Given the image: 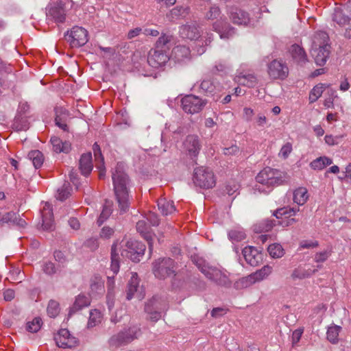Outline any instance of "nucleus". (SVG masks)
<instances>
[{
  "label": "nucleus",
  "instance_id": "38",
  "mask_svg": "<svg viewBox=\"0 0 351 351\" xmlns=\"http://www.w3.org/2000/svg\"><path fill=\"white\" fill-rule=\"evenodd\" d=\"M237 80L239 84L247 87H254L257 84L256 77L252 74L239 75Z\"/></svg>",
  "mask_w": 351,
  "mask_h": 351
},
{
  "label": "nucleus",
  "instance_id": "2",
  "mask_svg": "<svg viewBox=\"0 0 351 351\" xmlns=\"http://www.w3.org/2000/svg\"><path fill=\"white\" fill-rule=\"evenodd\" d=\"M172 36L162 34L157 40L155 48L149 51L147 62L153 68L165 65L170 58Z\"/></svg>",
  "mask_w": 351,
  "mask_h": 351
},
{
  "label": "nucleus",
  "instance_id": "5",
  "mask_svg": "<svg viewBox=\"0 0 351 351\" xmlns=\"http://www.w3.org/2000/svg\"><path fill=\"white\" fill-rule=\"evenodd\" d=\"M176 265L170 258H162L152 263V271L158 279H165L176 276Z\"/></svg>",
  "mask_w": 351,
  "mask_h": 351
},
{
  "label": "nucleus",
  "instance_id": "59",
  "mask_svg": "<svg viewBox=\"0 0 351 351\" xmlns=\"http://www.w3.org/2000/svg\"><path fill=\"white\" fill-rule=\"evenodd\" d=\"M114 230L109 226H104L100 232V237L103 239H109L113 235Z\"/></svg>",
  "mask_w": 351,
  "mask_h": 351
},
{
  "label": "nucleus",
  "instance_id": "57",
  "mask_svg": "<svg viewBox=\"0 0 351 351\" xmlns=\"http://www.w3.org/2000/svg\"><path fill=\"white\" fill-rule=\"evenodd\" d=\"M84 245L91 251L96 250L99 247V242L97 238H89L84 243Z\"/></svg>",
  "mask_w": 351,
  "mask_h": 351
},
{
  "label": "nucleus",
  "instance_id": "45",
  "mask_svg": "<svg viewBox=\"0 0 351 351\" xmlns=\"http://www.w3.org/2000/svg\"><path fill=\"white\" fill-rule=\"evenodd\" d=\"M60 265L56 266L54 263L51 261L45 262L42 265V270L48 276H53L60 271Z\"/></svg>",
  "mask_w": 351,
  "mask_h": 351
},
{
  "label": "nucleus",
  "instance_id": "49",
  "mask_svg": "<svg viewBox=\"0 0 351 351\" xmlns=\"http://www.w3.org/2000/svg\"><path fill=\"white\" fill-rule=\"evenodd\" d=\"M43 322L41 318L35 317L32 321L28 322L26 324L27 331L34 333L37 332L41 328Z\"/></svg>",
  "mask_w": 351,
  "mask_h": 351
},
{
  "label": "nucleus",
  "instance_id": "19",
  "mask_svg": "<svg viewBox=\"0 0 351 351\" xmlns=\"http://www.w3.org/2000/svg\"><path fill=\"white\" fill-rule=\"evenodd\" d=\"M213 29L219 34L221 38L228 39L235 34L234 28L222 18L213 23Z\"/></svg>",
  "mask_w": 351,
  "mask_h": 351
},
{
  "label": "nucleus",
  "instance_id": "63",
  "mask_svg": "<svg viewBox=\"0 0 351 351\" xmlns=\"http://www.w3.org/2000/svg\"><path fill=\"white\" fill-rule=\"evenodd\" d=\"M90 289L91 291L101 293L104 290V285L103 284L99 281H92L90 284Z\"/></svg>",
  "mask_w": 351,
  "mask_h": 351
},
{
  "label": "nucleus",
  "instance_id": "1",
  "mask_svg": "<svg viewBox=\"0 0 351 351\" xmlns=\"http://www.w3.org/2000/svg\"><path fill=\"white\" fill-rule=\"evenodd\" d=\"M114 194L119 204L120 213L126 212L130 206V199L128 186L130 183L129 178L125 172L123 163L118 162L112 173Z\"/></svg>",
  "mask_w": 351,
  "mask_h": 351
},
{
  "label": "nucleus",
  "instance_id": "40",
  "mask_svg": "<svg viewBox=\"0 0 351 351\" xmlns=\"http://www.w3.org/2000/svg\"><path fill=\"white\" fill-rule=\"evenodd\" d=\"M28 157L32 161V163L36 169L40 168L43 164V154L39 150H32L29 152L28 154Z\"/></svg>",
  "mask_w": 351,
  "mask_h": 351
},
{
  "label": "nucleus",
  "instance_id": "14",
  "mask_svg": "<svg viewBox=\"0 0 351 351\" xmlns=\"http://www.w3.org/2000/svg\"><path fill=\"white\" fill-rule=\"evenodd\" d=\"M56 345L62 348H72L77 345V339L66 328L60 329L54 336Z\"/></svg>",
  "mask_w": 351,
  "mask_h": 351
},
{
  "label": "nucleus",
  "instance_id": "46",
  "mask_svg": "<svg viewBox=\"0 0 351 351\" xmlns=\"http://www.w3.org/2000/svg\"><path fill=\"white\" fill-rule=\"evenodd\" d=\"M267 250L270 256L275 258H280L285 254L282 247L278 243H274L270 245L268 247Z\"/></svg>",
  "mask_w": 351,
  "mask_h": 351
},
{
  "label": "nucleus",
  "instance_id": "50",
  "mask_svg": "<svg viewBox=\"0 0 351 351\" xmlns=\"http://www.w3.org/2000/svg\"><path fill=\"white\" fill-rule=\"evenodd\" d=\"M47 311L49 317H56L60 313L59 303L56 300H51L49 302Z\"/></svg>",
  "mask_w": 351,
  "mask_h": 351
},
{
  "label": "nucleus",
  "instance_id": "41",
  "mask_svg": "<svg viewBox=\"0 0 351 351\" xmlns=\"http://www.w3.org/2000/svg\"><path fill=\"white\" fill-rule=\"evenodd\" d=\"M317 269L306 270L302 268L295 269L291 274V278L295 279H304L308 278L317 271Z\"/></svg>",
  "mask_w": 351,
  "mask_h": 351
},
{
  "label": "nucleus",
  "instance_id": "51",
  "mask_svg": "<svg viewBox=\"0 0 351 351\" xmlns=\"http://www.w3.org/2000/svg\"><path fill=\"white\" fill-rule=\"evenodd\" d=\"M245 233L241 229L232 230L228 232V237L232 241H241L245 239Z\"/></svg>",
  "mask_w": 351,
  "mask_h": 351
},
{
  "label": "nucleus",
  "instance_id": "58",
  "mask_svg": "<svg viewBox=\"0 0 351 351\" xmlns=\"http://www.w3.org/2000/svg\"><path fill=\"white\" fill-rule=\"evenodd\" d=\"M146 219L148 220L150 223V224L153 226H157L159 225V218L157 214L155 213L149 211L147 215Z\"/></svg>",
  "mask_w": 351,
  "mask_h": 351
},
{
  "label": "nucleus",
  "instance_id": "60",
  "mask_svg": "<svg viewBox=\"0 0 351 351\" xmlns=\"http://www.w3.org/2000/svg\"><path fill=\"white\" fill-rule=\"evenodd\" d=\"M303 332L304 328H298L293 332L291 337L293 345H295L300 341Z\"/></svg>",
  "mask_w": 351,
  "mask_h": 351
},
{
  "label": "nucleus",
  "instance_id": "29",
  "mask_svg": "<svg viewBox=\"0 0 351 351\" xmlns=\"http://www.w3.org/2000/svg\"><path fill=\"white\" fill-rule=\"evenodd\" d=\"M53 149L56 153H68L71 150V143L68 141H62L60 138L53 136L51 138Z\"/></svg>",
  "mask_w": 351,
  "mask_h": 351
},
{
  "label": "nucleus",
  "instance_id": "42",
  "mask_svg": "<svg viewBox=\"0 0 351 351\" xmlns=\"http://www.w3.org/2000/svg\"><path fill=\"white\" fill-rule=\"evenodd\" d=\"M325 88L326 86L324 84H319L314 86L309 94L310 103L315 102L322 96Z\"/></svg>",
  "mask_w": 351,
  "mask_h": 351
},
{
  "label": "nucleus",
  "instance_id": "56",
  "mask_svg": "<svg viewBox=\"0 0 351 351\" xmlns=\"http://www.w3.org/2000/svg\"><path fill=\"white\" fill-rule=\"evenodd\" d=\"M93 150L95 160L97 162H101V165L103 166L104 158V156H102L101 148L97 143H94V145L93 146Z\"/></svg>",
  "mask_w": 351,
  "mask_h": 351
},
{
  "label": "nucleus",
  "instance_id": "27",
  "mask_svg": "<svg viewBox=\"0 0 351 351\" xmlns=\"http://www.w3.org/2000/svg\"><path fill=\"white\" fill-rule=\"evenodd\" d=\"M289 53L293 60L298 64H304L307 62V56L304 50L300 45L294 44L291 46Z\"/></svg>",
  "mask_w": 351,
  "mask_h": 351
},
{
  "label": "nucleus",
  "instance_id": "28",
  "mask_svg": "<svg viewBox=\"0 0 351 351\" xmlns=\"http://www.w3.org/2000/svg\"><path fill=\"white\" fill-rule=\"evenodd\" d=\"M190 8L188 6L178 5L170 10L167 14L169 21H173L185 18L189 14Z\"/></svg>",
  "mask_w": 351,
  "mask_h": 351
},
{
  "label": "nucleus",
  "instance_id": "64",
  "mask_svg": "<svg viewBox=\"0 0 351 351\" xmlns=\"http://www.w3.org/2000/svg\"><path fill=\"white\" fill-rule=\"evenodd\" d=\"M319 245L317 241H303L300 243V247L302 248H313Z\"/></svg>",
  "mask_w": 351,
  "mask_h": 351
},
{
  "label": "nucleus",
  "instance_id": "17",
  "mask_svg": "<svg viewBox=\"0 0 351 351\" xmlns=\"http://www.w3.org/2000/svg\"><path fill=\"white\" fill-rule=\"evenodd\" d=\"M332 19L340 26L345 27L344 36L347 38H351V18L347 16L343 10L337 8L335 9Z\"/></svg>",
  "mask_w": 351,
  "mask_h": 351
},
{
  "label": "nucleus",
  "instance_id": "25",
  "mask_svg": "<svg viewBox=\"0 0 351 351\" xmlns=\"http://www.w3.org/2000/svg\"><path fill=\"white\" fill-rule=\"evenodd\" d=\"M93 168L92 154L90 152L83 154L79 161V169L81 173L84 176H88Z\"/></svg>",
  "mask_w": 351,
  "mask_h": 351
},
{
  "label": "nucleus",
  "instance_id": "33",
  "mask_svg": "<svg viewBox=\"0 0 351 351\" xmlns=\"http://www.w3.org/2000/svg\"><path fill=\"white\" fill-rule=\"evenodd\" d=\"M172 53L178 62H181L185 58H190V49L184 45H179L173 48Z\"/></svg>",
  "mask_w": 351,
  "mask_h": 351
},
{
  "label": "nucleus",
  "instance_id": "21",
  "mask_svg": "<svg viewBox=\"0 0 351 351\" xmlns=\"http://www.w3.org/2000/svg\"><path fill=\"white\" fill-rule=\"evenodd\" d=\"M42 226L44 230L52 231L54 228L51 206L46 203L41 211Z\"/></svg>",
  "mask_w": 351,
  "mask_h": 351
},
{
  "label": "nucleus",
  "instance_id": "55",
  "mask_svg": "<svg viewBox=\"0 0 351 351\" xmlns=\"http://www.w3.org/2000/svg\"><path fill=\"white\" fill-rule=\"evenodd\" d=\"M331 255L330 250H326L324 252H317L315 254L314 261L316 263L325 262Z\"/></svg>",
  "mask_w": 351,
  "mask_h": 351
},
{
  "label": "nucleus",
  "instance_id": "12",
  "mask_svg": "<svg viewBox=\"0 0 351 351\" xmlns=\"http://www.w3.org/2000/svg\"><path fill=\"white\" fill-rule=\"evenodd\" d=\"M46 16L48 20L56 23H63L66 19L65 5L62 1H54L46 8Z\"/></svg>",
  "mask_w": 351,
  "mask_h": 351
},
{
  "label": "nucleus",
  "instance_id": "32",
  "mask_svg": "<svg viewBox=\"0 0 351 351\" xmlns=\"http://www.w3.org/2000/svg\"><path fill=\"white\" fill-rule=\"evenodd\" d=\"M90 304V298L84 295L80 294L77 296L75 301L71 308L70 313H75L82 308L89 306Z\"/></svg>",
  "mask_w": 351,
  "mask_h": 351
},
{
  "label": "nucleus",
  "instance_id": "61",
  "mask_svg": "<svg viewBox=\"0 0 351 351\" xmlns=\"http://www.w3.org/2000/svg\"><path fill=\"white\" fill-rule=\"evenodd\" d=\"M55 123H56V125H57L58 128L62 129L63 131H64V132L69 131V127H68L67 124L58 114H56V117L55 118Z\"/></svg>",
  "mask_w": 351,
  "mask_h": 351
},
{
  "label": "nucleus",
  "instance_id": "31",
  "mask_svg": "<svg viewBox=\"0 0 351 351\" xmlns=\"http://www.w3.org/2000/svg\"><path fill=\"white\" fill-rule=\"evenodd\" d=\"M328 36L325 32H317L313 36L312 47H330L328 44Z\"/></svg>",
  "mask_w": 351,
  "mask_h": 351
},
{
  "label": "nucleus",
  "instance_id": "44",
  "mask_svg": "<svg viewBox=\"0 0 351 351\" xmlns=\"http://www.w3.org/2000/svg\"><path fill=\"white\" fill-rule=\"evenodd\" d=\"M111 270L117 274L119 270V254L116 251V246L113 245L111 249Z\"/></svg>",
  "mask_w": 351,
  "mask_h": 351
},
{
  "label": "nucleus",
  "instance_id": "16",
  "mask_svg": "<svg viewBox=\"0 0 351 351\" xmlns=\"http://www.w3.org/2000/svg\"><path fill=\"white\" fill-rule=\"evenodd\" d=\"M228 14L230 21L238 25H247L250 20L247 12L234 6L228 8Z\"/></svg>",
  "mask_w": 351,
  "mask_h": 351
},
{
  "label": "nucleus",
  "instance_id": "23",
  "mask_svg": "<svg viewBox=\"0 0 351 351\" xmlns=\"http://www.w3.org/2000/svg\"><path fill=\"white\" fill-rule=\"evenodd\" d=\"M330 47H312L311 55L318 66H323L326 64L329 57Z\"/></svg>",
  "mask_w": 351,
  "mask_h": 351
},
{
  "label": "nucleus",
  "instance_id": "52",
  "mask_svg": "<svg viewBox=\"0 0 351 351\" xmlns=\"http://www.w3.org/2000/svg\"><path fill=\"white\" fill-rule=\"evenodd\" d=\"M200 89L206 94H213L215 90V86L210 80H204L200 84Z\"/></svg>",
  "mask_w": 351,
  "mask_h": 351
},
{
  "label": "nucleus",
  "instance_id": "7",
  "mask_svg": "<svg viewBox=\"0 0 351 351\" xmlns=\"http://www.w3.org/2000/svg\"><path fill=\"white\" fill-rule=\"evenodd\" d=\"M145 249V245L142 242L130 239L127 241L125 247L121 252V256L131 259L133 262H139Z\"/></svg>",
  "mask_w": 351,
  "mask_h": 351
},
{
  "label": "nucleus",
  "instance_id": "37",
  "mask_svg": "<svg viewBox=\"0 0 351 351\" xmlns=\"http://www.w3.org/2000/svg\"><path fill=\"white\" fill-rule=\"evenodd\" d=\"M332 160L330 158L326 156H321L313 160L311 162L310 166L315 170H322L326 166L332 164Z\"/></svg>",
  "mask_w": 351,
  "mask_h": 351
},
{
  "label": "nucleus",
  "instance_id": "24",
  "mask_svg": "<svg viewBox=\"0 0 351 351\" xmlns=\"http://www.w3.org/2000/svg\"><path fill=\"white\" fill-rule=\"evenodd\" d=\"M138 283L139 280L138 278V276L136 273H133L132 274L131 278L128 282V289H127V295L126 298L130 300H131L134 295L136 294V296L139 299L141 300L143 296L141 293H138Z\"/></svg>",
  "mask_w": 351,
  "mask_h": 351
},
{
  "label": "nucleus",
  "instance_id": "30",
  "mask_svg": "<svg viewBox=\"0 0 351 351\" xmlns=\"http://www.w3.org/2000/svg\"><path fill=\"white\" fill-rule=\"evenodd\" d=\"M158 210L163 215L173 213L176 210L173 202L169 201L165 198H160L157 202Z\"/></svg>",
  "mask_w": 351,
  "mask_h": 351
},
{
  "label": "nucleus",
  "instance_id": "62",
  "mask_svg": "<svg viewBox=\"0 0 351 351\" xmlns=\"http://www.w3.org/2000/svg\"><path fill=\"white\" fill-rule=\"evenodd\" d=\"M239 152V147L236 145H232L230 147H226L223 149V154L225 155L231 156L236 155Z\"/></svg>",
  "mask_w": 351,
  "mask_h": 351
},
{
  "label": "nucleus",
  "instance_id": "3",
  "mask_svg": "<svg viewBox=\"0 0 351 351\" xmlns=\"http://www.w3.org/2000/svg\"><path fill=\"white\" fill-rule=\"evenodd\" d=\"M141 335V328L137 325H132L112 335L108 340V344L110 347L119 348L131 343Z\"/></svg>",
  "mask_w": 351,
  "mask_h": 351
},
{
  "label": "nucleus",
  "instance_id": "18",
  "mask_svg": "<svg viewBox=\"0 0 351 351\" xmlns=\"http://www.w3.org/2000/svg\"><path fill=\"white\" fill-rule=\"evenodd\" d=\"M179 32L184 38L196 40L200 36L199 25L196 21H191L182 25Z\"/></svg>",
  "mask_w": 351,
  "mask_h": 351
},
{
  "label": "nucleus",
  "instance_id": "26",
  "mask_svg": "<svg viewBox=\"0 0 351 351\" xmlns=\"http://www.w3.org/2000/svg\"><path fill=\"white\" fill-rule=\"evenodd\" d=\"M136 230L144 237L147 241L149 252L153 250L152 237L149 232V226L147 225L145 220H139L136 223Z\"/></svg>",
  "mask_w": 351,
  "mask_h": 351
},
{
  "label": "nucleus",
  "instance_id": "34",
  "mask_svg": "<svg viewBox=\"0 0 351 351\" xmlns=\"http://www.w3.org/2000/svg\"><path fill=\"white\" fill-rule=\"evenodd\" d=\"M112 202L110 200H106L103 206L101 213L97 219V223L101 226L112 214Z\"/></svg>",
  "mask_w": 351,
  "mask_h": 351
},
{
  "label": "nucleus",
  "instance_id": "10",
  "mask_svg": "<svg viewBox=\"0 0 351 351\" xmlns=\"http://www.w3.org/2000/svg\"><path fill=\"white\" fill-rule=\"evenodd\" d=\"M207 102L206 99L194 95H188L181 99V106L186 113L195 114L202 111Z\"/></svg>",
  "mask_w": 351,
  "mask_h": 351
},
{
  "label": "nucleus",
  "instance_id": "8",
  "mask_svg": "<svg viewBox=\"0 0 351 351\" xmlns=\"http://www.w3.org/2000/svg\"><path fill=\"white\" fill-rule=\"evenodd\" d=\"M65 40L73 48H78L88 42V32L79 26L73 27L64 34Z\"/></svg>",
  "mask_w": 351,
  "mask_h": 351
},
{
  "label": "nucleus",
  "instance_id": "15",
  "mask_svg": "<svg viewBox=\"0 0 351 351\" xmlns=\"http://www.w3.org/2000/svg\"><path fill=\"white\" fill-rule=\"evenodd\" d=\"M202 145L197 135H188L183 142V149L191 158H196L199 153Z\"/></svg>",
  "mask_w": 351,
  "mask_h": 351
},
{
  "label": "nucleus",
  "instance_id": "9",
  "mask_svg": "<svg viewBox=\"0 0 351 351\" xmlns=\"http://www.w3.org/2000/svg\"><path fill=\"white\" fill-rule=\"evenodd\" d=\"M256 182L267 187L280 185L282 182L280 172L270 167H266L256 177Z\"/></svg>",
  "mask_w": 351,
  "mask_h": 351
},
{
  "label": "nucleus",
  "instance_id": "43",
  "mask_svg": "<svg viewBox=\"0 0 351 351\" xmlns=\"http://www.w3.org/2000/svg\"><path fill=\"white\" fill-rule=\"evenodd\" d=\"M272 271V267L269 265H265L261 269L252 274L256 282L261 281L268 276Z\"/></svg>",
  "mask_w": 351,
  "mask_h": 351
},
{
  "label": "nucleus",
  "instance_id": "11",
  "mask_svg": "<svg viewBox=\"0 0 351 351\" xmlns=\"http://www.w3.org/2000/svg\"><path fill=\"white\" fill-rule=\"evenodd\" d=\"M165 302L158 296H154L145 306V311L149 315L148 319L156 322L161 317V311L165 308Z\"/></svg>",
  "mask_w": 351,
  "mask_h": 351
},
{
  "label": "nucleus",
  "instance_id": "13",
  "mask_svg": "<svg viewBox=\"0 0 351 351\" xmlns=\"http://www.w3.org/2000/svg\"><path fill=\"white\" fill-rule=\"evenodd\" d=\"M267 73L273 80H285L289 75V69L282 61L274 60L267 65Z\"/></svg>",
  "mask_w": 351,
  "mask_h": 351
},
{
  "label": "nucleus",
  "instance_id": "35",
  "mask_svg": "<svg viewBox=\"0 0 351 351\" xmlns=\"http://www.w3.org/2000/svg\"><path fill=\"white\" fill-rule=\"evenodd\" d=\"M308 198V191L305 188H298L293 193V201L298 205L304 204Z\"/></svg>",
  "mask_w": 351,
  "mask_h": 351
},
{
  "label": "nucleus",
  "instance_id": "48",
  "mask_svg": "<svg viewBox=\"0 0 351 351\" xmlns=\"http://www.w3.org/2000/svg\"><path fill=\"white\" fill-rule=\"evenodd\" d=\"M71 195L70 184L69 182H64L63 185L58 189L57 199L64 201Z\"/></svg>",
  "mask_w": 351,
  "mask_h": 351
},
{
  "label": "nucleus",
  "instance_id": "20",
  "mask_svg": "<svg viewBox=\"0 0 351 351\" xmlns=\"http://www.w3.org/2000/svg\"><path fill=\"white\" fill-rule=\"evenodd\" d=\"M5 224L24 228L27 223L17 213L10 211L3 215L0 219V226H3Z\"/></svg>",
  "mask_w": 351,
  "mask_h": 351
},
{
  "label": "nucleus",
  "instance_id": "36",
  "mask_svg": "<svg viewBox=\"0 0 351 351\" xmlns=\"http://www.w3.org/2000/svg\"><path fill=\"white\" fill-rule=\"evenodd\" d=\"M341 330V327L337 325H332L328 328L326 335L327 339L333 344L339 341V335Z\"/></svg>",
  "mask_w": 351,
  "mask_h": 351
},
{
  "label": "nucleus",
  "instance_id": "22",
  "mask_svg": "<svg viewBox=\"0 0 351 351\" xmlns=\"http://www.w3.org/2000/svg\"><path fill=\"white\" fill-rule=\"evenodd\" d=\"M242 254L245 261L251 266H257L261 261V254L258 253L256 248L252 246L244 247L242 250Z\"/></svg>",
  "mask_w": 351,
  "mask_h": 351
},
{
  "label": "nucleus",
  "instance_id": "39",
  "mask_svg": "<svg viewBox=\"0 0 351 351\" xmlns=\"http://www.w3.org/2000/svg\"><path fill=\"white\" fill-rule=\"evenodd\" d=\"M255 282H256L251 274L237 280L234 284V287L236 289H243L250 287Z\"/></svg>",
  "mask_w": 351,
  "mask_h": 351
},
{
  "label": "nucleus",
  "instance_id": "4",
  "mask_svg": "<svg viewBox=\"0 0 351 351\" xmlns=\"http://www.w3.org/2000/svg\"><path fill=\"white\" fill-rule=\"evenodd\" d=\"M196 265L206 278L217 285L226 287L231 285V282L228 276L220 269L204 264L202 260L196 261Z\"/></svg>",
  "mask_w": 351,
  "mask_h": 351
},
{
  "label": "nucleus",
  "instance_id": "53",
  "mask_svg": "<svg viewBox=\"0 0 351 351\" xmlns=\"http://www.w3.org/2000/svg\"><path fill=\"white\" fill-rule=\"evenodd\" d=\"M275 226V221L272 219H265L261 221L255 227V230H260L263 232L269 231Z\"/></svg>",
  "mask_w": 351,
  "mask_h": 351
},
{
  "label": "nucleus",
  "instance_id": "6",
  "mask_svg": "<svg viewBox=\"0 0 351 351\" xmlns=\"http://www.w3.org/2000/svg\"><path fill=\"white\" fill-rule=\"evenodd\" d=\"M193 180L196 186L206 189L213 188L216 182L213 171L204 167L194 169Z\"/></svg>",
  "mask_w": 351,
  "mask_h": 351
},
{
  "label": "nucleus",
  "instance_id": "54",
  "mask_svg": "<svg viewBox=\"0 0 351 351\" xmlns=\"http://www.w3.org/2000/svg\"><path fill=\"white\" fill-rule=\"evenodd\" d=\"M221 14L220 8L217 5H213L206 12L205 18L208 20H214L217 19Z\"/></svg>",
  "mask_w": 351,
  "mask_h": 351
},
{
  "label": "nucleus",
  "instance_id": "47",
  "mask_svg": "<svg viewBox=\"0 0 351 351\" xmlns=\"http://www.w3.org/2000/svg\"><path fill=\"white\" fill-rule=\"evenodd\" d=\"M101 312L97 309L91 310L90 311V317L88 322V326L92 328L101 322Z\"/></svg>",
  "mask_w": 351,
  "mask_h": 351
}]
</instances>
